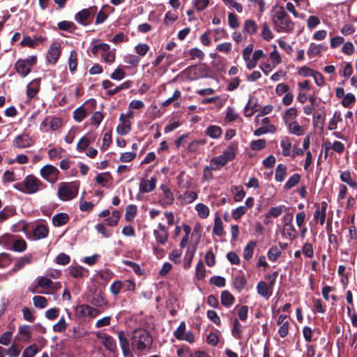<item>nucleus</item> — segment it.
<instances>
[{
  "label": "nucleus",
  "instance_id": "1",
  "mask_svg": "<svg viewBox=\"0 0 357 357\" xmlns=\"http://www.w3.org/2000/svg\"><path fill=\"white\" fill-rule=\"evenodd\" d=\"M271 20L275 30L287 32L294 29V23L289 19L282 6H275L271 10Z\"/></svg>",
  "mask_w": 357,
  "mask_h": 357
},
{
  "label": "nucleus",
  "instance_id": "12",
  "mask_svg": "<svg viewBox=\"0 0 357 357\" xmlns=\"http://www.w3.org/2000/svg\"><path fill=\"white\" fill-rule=\"evenodd\" d=\"M96 337L100 340L102 344L107 350L111 352H114L116 350L117 347L116 341L111 335L98 332L96 333Z\"/></svg>",
  "mask_w": 357,
  "mask_h": 357
},
{
  "label": "nucleus",
  "instance_id": "34",
  "mask_svg": "<svg viewBox=\"0 0 357 357\" xmlns=\"http://www.w3.org/2000/svg\"><path fill=\"white\" fill-rule=\"evenodd\" d=\"M215 35L221 36L222 35V32L220 31H209L203 33L200 40L203 45H208L210 43H212V37H215Z\"/></svg>",
  "mask_w": 357,
  "mask_h": 357
},
{
  "label": "nucleus",
  "instance_id": "26",
  "mask_svg": "<svg viewBox=\"0 0 357 357\" xmlns=\"http://www.w3.org/2000/svg\"><path fill=\"white\" fill-rule=\"evenodd\" d=\"M52 224L55 227H61L69 221V216L67 213H59L52 217Z\"/></svg>",
  "mask_w": 357,
  "mask_h": 357
},
{
  "label": "nucleus",
  "instance_id": "54",
  "mask_svg": "<svg viewBox=\"0 0 357 357\" xmlns=\"http://www.w3.org/2000/svg\"><path fill=\"white\" fill-rule=\"evenodd\" d=\"M356 102V97L351 93H348L342 100V105L346 108H350Z\"/></svg>",
  "mask_w": 357,
  "mask_h": 357
},
{
  "label": "nucleus",
  "instance_id": "4",
  "mask_svg": "<svg viewBox=\"0 0 357 357\" xmlns=\"http://www.w3.org/2000/svg\"><path fill=\"white\" fill-rule=\"evenodd\" d=\"M2 243L10 250L17 252H22L27 248V244L24 239L8 234L2 236Z\"/></svg>",
  "mask_w": 357,
  "mask_h": 357
},
{
  "label": "nucleus",
  "instance_id": "56",
  "mask_svg": "<svg viewBox=\"0 0 357 357\" xmlns=\"http://www.w3.org/2000/svg\"><path fill=\"white\" fill-rule=\"evenodd\" d=\"M301 176L298 174H293L286 182L284 188L289 190L296 186L300 181Z\"/></svg>",
  "mask_w": 357,
  "mask_h": 357
},
{
  "label": "nucleus",
  "instance_id": "62",
  "mask_svg": "<svg viewBox=\"0 0 357 357\" xmlns=\"http://www.w3.org/2000/svg\"><path fill=\"white\" fill-rule=\"evenodd\" d=\"M232 192L234 193V200L235 202H241L245 196V192L242 188L234 186L232 188Z\"/></svg>",
  "mask_w": 357,
  "mask_h": 357
},
{
  "label": "nucleus",
  "instance_id": "55",
  "mask_svg": "<svg viewBox=\"0 0 357 357\" xmlns=\"http://www.w3.org/2000/svg\"><path fill=\"white\" fill-rule=\"evenodd\" d=\"M69 70L71 73H74L77 66V52L75 50L71 51L68 58Z\"/></svg>",
  "mask_w": 357,
  "mask_h": 357
},
{
  "label": "nucleus",
  "instance_id": "38",
  "mask_svg": "<svg viewBox=\"0 0 357 357\" xmlns=\"http://www.w3.org/2000/svg\"><path fill=\"white\" fill-rule=\"evenodd\" d=\"M255 247V241H251L248 242V243L243 250V258L245 260L249 261L252 257Z\"/></svg>",
  "mask_w": 357,
  "mask_h": 357
},
{
  "label": "nucleus",
  "instance_id": "7",
  "mask_svg": "<svg viewBox=\"0 0 357 357\" xmlns=\"http://www.w3.org/2000/svg\"><path fill=\"white\" fill-rule=\"evenodd\" d=\"M40 172L41 176L48 182L54 183L59 178V171L52 165H45L41 168Z\"/></svg>",
  "mask_w": 357,
  "mask_h": 357
},
{
  "label": "nucleus",
  "instance_id": "30",
  "mask_svg": "<svg viewBox=\"0 0 357 357\" xmlns=\"http://www.w3.org/2000/svg\"><path fill=\"white\" fill-rule=\"evenodd\" d=\"M265 56H266V54L263 52L262 50H256L253 53L252 59H250V60L248 61V63H246L247 68L248 69L254 68L257 66L258 61L260 59L265 57Z\"/></svg>",
  "mask_w": 357,
  "mask_h": 357
},
{
  "label": "nucleus",
  "instance_id": "45",
  "mask_svg": "<svg viewBox=\"0 0 357 357\" xmlns=\"http://www.w3.org/2000/svg\"><path fill=\"white\" fill-rule=\"evenodd\" d=\"M247 284V280L243 275H237L234 278V286L240 292Z\"/></svg>",
  "mask_w": 357,
  "mask_h": 357
},
{
  "label": "nucleus",
  "instance_id": "36",
  "mask_svg": "<svg viewBox=\"0 0 357 357\" xmlns=\"http://www.w3.org/2000/svg\"><path fill=\"white\" fill-rule=\"evenodd\" d=\"M228 162L221 155L214 157L211 159V165L213 169L218 170L224 167Z\"/></svg>",
  "mask_w": 357,
  "mask_h": 357
},
{
  "label": "nucleus",
  "instance_id": "24",
  "mask_svg": "<svg viewBox=\"0 0 357 357\" xmlns=\"http://www.w3.org/2000/svg\"><path fill=\"white\" fill-rule=\"evenodd\" d=\"M40 88V82L37 79L31 81L26 86V95L29 99L34 98Z\"/></svg>",
  "mask_w": 357,
  "mask_h": 357
},
{
  "label": "nucleus",
  "instance_id": "39",
  "mask_svg": "<svg viewBox=\"0 0 357 357\" xmlns=\"http://www.w3.org/2000/svg\"><path fill=\"white\" fill-rule=\"evenodd\" d=\"M195 209L197 212L198 216L202 219H205L209 215L210 211L208 207L202 203L197 204Z\"/></svg>",
  "mask_w": 357,
  "mask_h": 357
},
{
  "label": "nucleus",
  "instance_id": "17",
  "mask_svg": "<svg viewBox=\"0 0 357 357\" xmlns=\"http://www.w3.org/2000/svg\"><path fill=\"white\" fill-rule=\"evenodd\" d=\"M121 123L116 128L117 132L121 135L128 134L131 130V123L130 120L126 119L124 114H121L119 117Z\"/></svg>",
  "mask_w": 357,
  "mask_h": 357
},
{
  "label": "nucleus",
  "instance_id": "14",
  "mask_svg": "<svg viewBox=\"0 0 357 357\" xmlns=\"http://www.w3.org/2000/svg\"><path fill=\"white\" fill-rule=\"evenodd\" d=\"M160 189L162 192L160 199V204L163 206L172 204L174 200V197L169 188L165 185H162L160 186Z\"/></svg>",
  "mask_w": 357,
  "mask_h": 357
},
{
  "label": "nucleus",
  "instance_id": "33",
  "mask_svg": "<svg viewBox=\"0 0 357 357\" xmlns=\"http://www.w3.org/2000/svg\"><path fill=\"white\" fill-rule=\"evenodd\" d=\"M287 166L284 164L278 165L275 169V179L278 182L283 181L287 176Z\"/></svg>",
  "mask_w": 357,
  "mask_h": 357
},
{
  "label": "nucleus",
  "instance_id": "64",
  "mask_svg": "<svg viewBox=\"0 0 357 357\" xmlns=\"http://www.w3.org/2000/svg\"><path fill=\"white\" fill-rule=\"evenodd\" d=\"M302 253L307 258H312L314 256L313 245L310 243H305L302 247Z\"/></svg>",
  "mask_w": 357,
  "mask_h": 357
},
{
  "label": "nucleus",
  "instance_id": "48",
  "mask_svg": "<svg viewBox=\"0 0 357 357\" xmlns=\"http://www.w3.org/2000/svg\"><path fill=\"white\" fill-rule=\"evenodd\" d=\"M120 218L121 213L119 211L115 210L112 213V215L109 218L105 219V221L107 225L114 227L118 224Z\"/></svg>",
  "mask_w": 357,
  "mask_h": 357
},
{
  "label": "nucleus",
  "instance_id": "49",
  "mask_svg": "<svg viewBox=\"0 0 357 357\" xmlns=\"http://www.w3.org/2000/svg\"><path fill=\"white\" fill-rule=\"evenodd\" d=\"M101 56L105 61L112 63L114 61L115 54L109 47H103L102 49Z\"/></svg>",
  "mask_w": 357,
  "mask_h": 357
},
{
  "label": "nucleus",
  "instance_id": "61",
  "mask_svg": "<svg viewBox=\"0 0 357 357\" xmlns=\"http://www.w3.org/2000/svg\"><path fill=\"white\" fill-rule=\"evenodd\" d=\"M178 19V15L176 13L168 11L165 16L164 23L167 26H170L173 24L174 22Z\"/></svg>",
  "mask_w": 357,
  "mask_h": 357
},
{
  "label": "nucleus",
  "instance_id": "35",
  "mask_svg": "<svg viewBox=\"0 0 357 357\" xmlns=\"http://www.w3.org/2000/svg\"><path fill=\"white\" fill-rule=\"evenodd\" d=\"M258 25L252 20H246L244 22L243 31L249 35H252L257 31Z\"/></svg>",
  "mask_w": 357,
  "mask_h": 357
},
{
  "label": "nucleus",
  "instance_id": "20",
  "mask_svg": "<svg viewBox=\"0 0 357 357\" xmlns=\"http://www.w3.org/2000/svg\"><path fill=\"white\" fill-rule=\"evenodd\" d=\"M198 197V195L195 191L186 190L178 197V199L183 205L192 203Z\"/></svg>",
  "mask_w": 357,
  "mask_h": 357
},
{
  "label": "nucleus",
  "instance_id": "31",
  "mask_svg": "<svg viewBox=\"0 0 357 357\" xmlns=\"http://www.w3.org/2000/svg\"><path fill=\"white\" fill-rule=\"evenodd\" d=\"M257 293L264 298H268L271 295V287L264 281H260L257 285Z\"/></svg>",
  "mask_w": 357,
  "mask_h": 357
},
{
  "label": "nucleus",
  "instance_id": "57",
  "mask_svg": "<svg viewBox=\"0 0 357 357\" xmlns=\"http://www.w3.org/2000/svg\"><path fill=\"white\" fill-rule=\"evenodd\" d=\"M137 213V206L134 204H130L126 207L125 218L127 221H132Z\"/></svg>",
  "mask_w": 357,
  "mask_h": 357
},
{
  "label": "nucleus",
  "instance_id": "27",
  "mask_svg": "<svg viewBox=\"0 0 357 357\" xmlns=\"http://www.w3.org/2000/svg\"><path fill=\"white\" fill-rule=\"evenodd\" d=\"M340 178L342 182L347 183L350 187L353 188H357V182L352 179L351 178V174L349 170H345L343 172H341L340 175Z\"/></svg>",
  "mask_w": 357,
  "mask_h": 357
},
{
  "label": "nucleus",
  "instance_id": "15",
  "mask_svg": "<svg viewBox=\"0 0 357 357\" xmlns=\"http://www.w3.org/2000/svg\"><path fill=\"white\" fill-rule=\"evenodd\" d=\"M96 11V8L95 7H90L89 8L82 9L75 15V20L79 24L86 25L91 14L94 13Z\"/></svg>",
  "mask_w": 357,
  "mask_h": 357
},
{
  "label": "nucleus",
  "instance_id": "50",
  "mask_svg": "<svg viewBox=\"0 0 357 357\" xmlns=\"http://www.w3.org/2000/svg\"><path fill=\"white\" fill-rule=\"evenodd\" d=\"M276 131V128L272 125L268 124V127H260L254 131L255 136H260L268 132L273 133Z\"/></svg>",
  "mask_w": 357,
  "mask_h": 357
},
{
  "label": "nucleus",
  "instance_id": "8",
  "mask_svg": "<svg viewBox=\"0 0 357 357\" xmlns=\"http://www.w3.org/2000/svg\"><path fill=\"white\" fill-rule=\"evenodd\" d=\"M186 326L184 321H182L176 330L174 332V337L178 340L186 341L192 343L195 341V336L191 331H186Z\"/></svg>",
  "mask_w": 357,
  "mask_h": 357
},
{
  "label": "nucleus",
  "instance_id": "41",
  "mask_svg": "<svg viewBox=\"0 0 357 357\" xmlns=\"http://www.w3.org/2000/svg\"><path fill=\"white\" fill-rule=\"evenodd\" d=\"M213 233L218 236L223 235V223L221 218L219 216H217L215 218Z\"/></svg>",
  "mask_w": 357,
  "mask_h": 357
},
{
  "label": "nucleus",
  "instance_id": "22",
  "mask_svg": "<svg viewBox=\"0 0 357 357\" xmlns=\"http://www.w3.org/2000/svg\"><path fill=\"white\" fill-rule=\"evenodd\" d=\"M288 128L289 133L294 135L296 136H301L305 132V128L298 124L296 121H291L290 123L285 124Z\"/></svg>",
  "mask_w": 357,
  "mask_h": 357
},
{
  "label": "nucleus",
  "instance_id": "46",
  "mask_svg": "<svg viewBox=\"0 0 357 357\" xmlns=\"http://www.w3.org/2000/svg\"><path fill=\"white\" fill-rule=\"evenodd\" d=\"M287 208L284 205H280L275 207H272L269 209L268 212L266 213V218H277L280 216L284 211H286Z\"/></svg>",
  "mask_w": 357,
  "mask_h": 357
},
{
  "label": "nucleus",
  "instance_id": "32",
  "mask_svg": "<svg viewBox=\"0 0 357 357\" xmlns=\"http://www.w3.org/2000/svg\"><path fill=\"white\" fill-rule=\"evenodd\" d=\"M282 154L283 156L291 155V142L288 137H284L280 140Z\"/></svg>",
  "mask_w": 357,
  "mask_h": 357
},
{
  "label": "nucleus",
  "instance_id": "2",
  "mask_svg": "<svg viewBox=\"0 0 357 357\" xmlns=\"http://www.w3.org/2000/svg\"><path fill=\"white\" fill-rule=\"evenodd\" d=\"M42 185V182L36 176L28 175L22 181L15 183L13 187L23 193L34 194L40 190Z\"/></svg>",
  "mask_w": 357,
  "mask_h": 357
},
{
  "label": "nucleus",
  "instance_id": "37",
  "mask_svg": "<svg viewBox=\"0 0 357 357\" xmlns=\"http://www.w3.org/2000/svg\"><path fill=\"white\" fill-rule=\"evenodd\" d=\"M234 302V296L228 291H224L221 294V303L227 307H230Z\"/></svg>",
  "mask_w": 357,
  "mask_h": 357
},
{
  "label": "nucleus",
  "instance_id": "5",
  "mask_svg": "<svg viewBox=\"0 0 357 357\" xmlns=\"http://www.w3.org/2000/svg\"><path fill=\"white\" fill-rule=\"evenodd\" d=\"M293 218L292 213H287L282 218L283 225L281 234L284 238L288 240H293L297 236V231L292 225Z\"/></svg>",
  "mask_w": 357,
  "mask_h": 357
},
{
  "label": "nucleus",
  "instance_id": "53",
  "mask_svg": "<svg viewBox=\"0 0 357 357\" xmlns=\"http://www.w3.org/2000/svg\"><path fill=\"white\" fill-rule=\"evenodd\" d=\"M266 141L264 139L252 140L250 144V149L252 151L262 150L266 147Z\"/></svg>",
  "mask_w": 357,
  "mask_h": 357
},
{
  "label": "nucleus",
  "instance_id": "18",
  "mask_svg": "<svg viewBox=\"0 0 357 357\" xmlns=\"http://www.w3.org/2000/svg\"><path fill=\"white\" fill-rule=\"evenodd\" d=\"M61 54L60 46H51L46 55V59L48 63L55 64Z\"/></svg>",
  "mask_w": 357,
  "mask_h": 357
},
{
  "label": "nucleus",
  "instance_id": "60",
  "mask_svg": "<svg viewBox=\"0 0 357 357\" xmlns=\"http://www.w3.org/2000/svg\"><path fill=\"white\" fill-rule=\"evenodd\" d=\"M86 116V111L82 107L76 109L73 112V118L76 121H82Z\"/></svg>",
  "mask_w": 357,
  "mask_h": 357
},
{
  "label": "nucleus",
  "instance_id": "59",
  "mask_svg": "<svg viewBox=\"0 0 357 357\" xmlns=\"http://www.w3.org/2000/svg\"><path fill=\"white\" fill-rule=\"evenodd\" d=\"M70 275L74 278L84 276V268L81 266H70L68 268Z\"/></svg>",
  "mask_w": 357,
  "mask_h": 357
},
{
  "label": "nucleus",
  "instance_id": "63",
  "mask_svg": "<svg viewBox=\"0 0 357 357\" xmlns=\"http://www.w3.org/2000/svg\"><path fill=\"white\" fill-rule=\"evenodd\" d=\"M38 351L36 344L27 347L23 351L22 357H33Z\"/></svg>",
  "mask_w": 357,
  "mask_h": 357
},
{
  "label": "nucleus",
  "instance_id": "43",
  "mask_svg": "<svg viewBox=\"0 0 357 357\" xmlns=\"http://www.w3.org/2000/svg\"><path fill=\"white\" fill-rule=\"evenodd\" d=\"M37 286L44 289H53L54 288V282L51 279L46 277H40Z\"/></svg>",
  "mask_w": 357,
  "mask_h": 357
},
{
  "label": "nucleus",
  "instance_id": "28",
  "mask_svg": "<svg viewBox=\"0 0 357 357\" xmlns=\"http://www.w3.org/2000/svg\"><path fill=\"white\" fill-rule=\"evenodd\" d=\"M18 335L20 340L23 342H28L31 338V326L28 325H23L19 327Z\"/></svg>",
  "mask_w": 357,
  "mask_h": 357
},
{
  "label": "nucleus",
  "instance_id": "29",
  "mask_svg": "<svg viewBox=\"0 0 357 357\" xmlns=\"http://www.w3.org/2000/svg\"><path fill=\"white\" fill-rule=\"evenodd\" d=\"M205 134L212 139H218L222 134V130L218 126L211 125L207 127Z\"/></svg>",
  "mask_w": 357,
  "mask_h": 357
},
{
  "label": "nucleus",
  "instance_id": "40",
  "mask_svg": "<svg viewBox=\"0 0 357 357\" xmlns=\"http://www.w3.org/2000/svg\"><path fill=\"white\" fill-rule=\"evenodd\" d=\"M297 109L295 107H290L288 109L283 116V119L285 124L290 123L291 121H296L297 117Z\"/></svg>",
  "mask_w": 357,
  "mask_h": 357
},
{
  "label": "nucleus",
  "instance_id": "9",
  "mask_svg": "<svg viewBox=\"0 0 357 357\" xmlns=\"http://www.w3.org/2000/svg\"><path fill=\"white\" fill-rule=\"evenodd\" d=\"M62 126V120L58 117H46L40 124V129L45 132L56 130Z\"/></svg>",
  "mask_w": 357,
  "mask_h": 357
},
{
  "label": "nucleus",
  "instance_id": "51",
  "mask_svg": "<svg viewBox=\"0 0 357 357\" xmlns=\"http://www.w3.org/2000/svg\"><path fill=\"white\" fill-rule=\"evenodd\" d=\"M231 333L236 339H240L241 337L242 326L237 319H235L233 321Z\"/></svg>",
  "mask_w": 357,
  "mask_h": 357
},
{
  "label": "nucleus",
  "instance_id": "16",
  "mask_svg": "<svg viewBox=\"0 0 357 357\" xmlns=\"http://www.w3.org/2000/svg\"><path fill=\"white\" fill-rule=\"evenodd\" d=\"M156 178L155 177L151 179H142L139 183V191L142 193H147L153 191L155 188Z\"/></svg>",
  "mask_w": 357,
  "mask_h": 357
},
{
  "label": "nucleus",
  "instance_id": "11",
  "mask_svg": "<svg viewBox=\"0 0 357 357\" xmlns=\"http://www.w3.org/2000/svg\"><path fill=\"white\" fill-rule=\"evenodd\" d=\"M34 140L27 134L19 135L13 141V146L17 149H25L31 146Z\"/></svg>",
  "mask_w": 357,
  "mask_h": 357
},
{
  "label": "nucleus",
  "instance_id": "21",
  "mask_svg": "<svg viewBox=\"0 0 357 357\" xmlns=\"http://www.w3.org/2000/svg\"><path fill=\"white\" fill-rule=\"evenodd\" d=\"M49 234L48 228L44 225H37L33 230L32 238L33 240H40L45 238Z\"/></svg>",
  "mask_w": 357,
  "mask_h": 357
},
{
  "label": "nucleus",
  "instance_id": "52",
  "mask_svg": "<svg viewBox=\"0 0 357 357\" xmlns=\"http://www.w3.org/2000/svg\"><path fill=\"white\" fill-rule=\"evenodd\" d=\"M33 303L36 307L40 309L45 308L48 304L47 298L42 296H35L33 298Z\"/></svg>",
  "mask_w": 357,
  "mask_h": 357
},
{
  "label": "nucleus",
  "instance_id": "23",
  "mask_svg": "<svg viewBox=\"0 0 357 357\" xmlns=\"http://www.w3.org/2000/svg\"><path fill=\"white\" fill-rule=\"evenodd\" d=\"M15 68L18 74L22 77L26 76L31 71L30 65L28 64L27 61L24 60H19L16 62Z\"/></svg>",
  "mask_w": 357,
  "mask_h": 357
},
{
  "label": "nucleus",
  "instance_id": "47",
  "mask_svg": "<svg viewBox=\"0 0 357 357\" xmlns=\"http://www.w3.org/2000/svg\"><path fill=\"white\" fill-rule=\"evenodd\" d=\"M92 305L100 307L107 305V301L102 293H98L91 300Z\"/></svg>",
  "mask_w": 357,
  "mask_h": 357
},
{
  "label": "nucleus",
  "instance_id": "19",
  "mask_svg": "<svg viewBox=\"0 0 357 357\" xmlns=\"http://www.w3.org/2000/svg\"><path fill=\"white\" fill-rule=\"evenodd\" d=\"M327 204L325 202H321V206H319L314 213V220L315 222H319L323 225L326 219Z\"/></svg>",
  "mask_w": 357,
  "mask_h": 357
},
{
  "label": "nucleus",
  "instance_id": "44",
  "mask_svg": "<svg viewBox=\"0 0 357 357\" xmlns=\"http://www.w3.org/2000/svg\"><path fill=\"white\" fill-rule=\"evenodd\" d=\"M341 121H342L341 113L338 111L335 112L332 119L328 122V129L330 130H335L337 128V123Z\"/></svg>",
  "mask_w": 357,
  "mask_h": 357
},
{
  "label": "nucleus",
  "instance_id": "3",
  "mask_svg": "<svg viewBox=\"0 0 357 357\" xmlns=\"http://www.w3.org/2000/svg\"><path fill=\"white\" fill-rule=\"evenodd\" d=\"M132 346L138 351H143L152 344V337L149 332L144 329L135 330L132 336Z\"/></svg>",
  "mask_w": 357,
  "mask_h": 357
},
{
  "label": "nucleus",
  "instance_id": "13",
  "mask_svg": "<svg viewBox=\"0 0 357 357\" xmlns=\"http://www.w3.org/2000/svg\"><path fill=\"white\" fill-rule=\"evenodd\" d=\"M238 151V143L236 141L231 142L221 155L227 161H231L235 158Z\"/></svg>",
  "mask_w": 357,
  "mask_h": 357
},
{
  "label": "nucleus",
  "instance_id": "58",
  "mask_svg": "<svg viewBox=\"0 0 357 357\" xmlns=\"http://www.w3.org/2000/svg\"><path fill=\"white\" fill-rule=\"evenodd\" d=\"M130 86H131V83L130 81L124 82L123 83H122L121 84H120L118 86H116L114 88H113V87L111 88L108 91V93L110 96H113V95L119 93L121 90L129 89L130 87Z\"/></svg>",
  "mask_w": 357,
  "mask_h": 357
},
{
  "label": "nucleus",
  "instance_id": "42",
  "mask_svg": "<svg viewBox=\"0 0 357 357\" xmlns=\"http://www.w3.org/2000/svg\"><path fill=\"white\" fill-rule=\"evenodd\" d=\"M261 36L266 42H269L273 38V33L268 24L266 22L261 26Z\"/></svg>",
  "mask_w": 357,
  "mask_h": 357
},
{
  "label": "nucleus",
  "instance_id": "10",
  "mask_svg": "<svg viewBox=\"0 0 357 357\" xmlns=\"http://www.w3.org/2000/svg\"><path fill=\"white\" fill-rule=\"evenodd\" d=\"M153 235L159 245H164L169 238V231L164 225L159 223L157 228L153 230Z\"/></svg>",
  "mask_w": 357,
  "mask_h": 357
},
{
  "label": "nucleus",
  "instance_id": "25",
  "mask_svg": "<svg viewBox=\"0 0 357 357\" xmlns=\"http://www.w3.org/2000/svg\"><path fill=\"white\" fill-rule=\"evenodd\" d=\"M32 259L33 256L31 254H28L22 257H20L17 260V263L14 265L13 271L17 272L22 268L25 265L31 264Z\"/></svg>",
  "mask_w": 357,
  "mask_h": 357
},
{
  "label": "nucleus",
  "instance_id": "6",
  "mask_svg": "<svg viewBox=\"0 0 357 357\" xmlns=\"http://www.w3.org/2000/svg\"><path fill=\"white\" fill-rule=\"evenodd\" d=\"M78 192V187L74 183H61L58 190V196L63 201H68L75 197Z\"/></svg>",
  "mask_w": 357,
  "mask_h": 357
}]
</instances>
